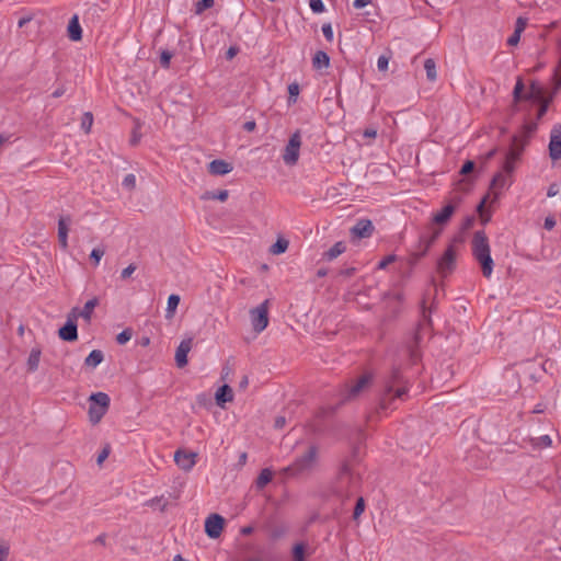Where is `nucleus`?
<instances>
[{
  "mask_svg": "<svg viewBox=\"0 0 561 561\" xmlns=\"http://www.w3.org/2000/svg\"><path fill=\"white\" fill-rule=\"evenodd\" d=\"M523 149V139L515 137L513 140V146L506 156L503 169L494 175L490 183L488 193L484 195L477 207L478 213L483 221H488L490 218V215L485 213L486 206L494 204L502 192L512 184V172L515 169V163L519 159Z\"/></svg>",
  "mask_w": 561,
  "mask_h": 561,
  "instance_id": "f257e3e1",
  "label": "nucleus"
},
{
  "mask_svg": "<svg viewBox=\"0 0 561 561\" xmlns=\"http://www.w3.org/2000/svg\"><path fill=\"white\" fill-rule=\"evenodd\" d=\"M472 256L480 265L482 275L490 278L493 273L494 261L488 237L483 231H476L471 241Z\"/></svg>",
  "mask_w": 561,
  "mask_h": 561,
  "instance_id": "f03ea898",
  "label": "nucleus"
},
{
  "mask_svg": "<svg viewBox=\"0 0 561 561\" xmlns=\"http://www.w3.org/2000/svg\"><path fill=\"white\" fill-rule=\"evenodd\" d=\"M360 480L359 466L345 462L342 465L334 482V492L341 496H348L358 488Z\"/></svg>",
  "mask_w": 561,
  "mask_h": 561,
  "instance_id": "7ed1b4c3",
  "label": "nucleus"
},
{
  "mask_svg": "<svg viewBox=\"0 0 561 561\" xmlns=\"http://www.w3.org/2000/svg\"><path fill=\"white\" fill-rule=\"evenodd\" d=\"M460 248L461 240L457 238L453 239L447 245L444 253L437 260L436 268L437 273L442 277H446L455 271L457 257L460 254Z\"/></svg>",
  "mask_w": 561,
  "mask_h": 561,
  "instance_id": "20e7f679",
  "label": "nucleus"
},
{
  "mask_svg": "<svg viewBox=\"0 0 561 561\" xmlns=\"http://www.w3.org/2000/svg\"><path fill=\"white\" fill-rule=\"evenodd\" d=\"M552 95L537 82L528 83V113L534 105H537V119H541L548 111Z\"/></svg>",
  "mask_w": 561,
  "mask_h": 561,
  "instance_id": "39448f33",
  "label": "nucleus"
},
{
  "mask_svg": "<svg viewBox=\"0 0 561 561\" xmlns=\"http://www.w3.org/2000/svg\"><path fill=\"white\" fill-rule=\"evenodd\" d=\"M110 405V397L104 392H96L90 397L89 419L96 424L106 413Z\"/></svg>",
  "mask_w": 561,
  "mask_h": 561,
  "instance_id": "423d86ee",
  "label": "nucleus"
},
{
  "mask_svg": "<svg viewBox=\"0 0 561 561\" xmlns=\"http://www.w3.org/2000/svg\"><path fill=\"white\" fill-rule=\"evenodd\" d=\"M408 391L407 382L399 371H394L386 385V392L381 399L382 405L392 397L401 399Z\"/></svg>",
  "mask_w": 561,
  "mask_h": 561,
  "instance_id": "0eeeda50",
  "label": "nucleus"
},
{
  "mask_svg": "<svg viewBox=\"0 0 561 561\" xmlns=\"http://www.w3.org/2000/svg\"><path fill=\"white\" fill-rule=\"evenodd\" d=\"M316 460L317 449L316 447L310 446L304 455L294 461V463L288 468V471H291L295 474L309 471L314 466Z\"/></svg>",
  "mask_w": 561,
  "mask_h": 561,
  "instance_id": "6e6552de",
  "label": "nucleus"
},
{
  "mask_svg": "<svg viewBox=\"0 0 561 561\" xmlns=\"http://www.w3.org/2000/svg\"><path fill=\"white\" fill-rule=\"evenodd\" d=\"M253 330L261 333L268 325V300L250 311Z\"/></svg>",
  "mask_w": 561,
  "mask_h": 561,
  "instance_id": "1a4fd4ad",
  "label": "nucleus"
},
{
  "mask_svg": "<svg viewBox=\"0 0 561 561\" xmlns=\"http://www.w3.org/2000/svg\"><path fill=\"white\" fill-rule=\"evenodd\" d=\"M78 308H73L67 316V321L64 327L59 329V337L67 342H72L78 339L77 330Z\"/></svg>",
  "mask_w": 561,
  "mask_h": 561,
  "instance_id": "9d476101",
  "label": "nucleus"
},
{
  "mask_svg": "<svg viewBox=\"0 0 561 561\" xmlns=\"http://www.w3.org/2000/svg\"><path fill=\"white\" fill-rule=\"evenodd\" d=\"M300 146L301 137L299 131H296L291 135L283 154L286 164L294 165L298 161Z\"/></svg>",
  "mask_w": 561,
  "mask_h": 561,
  "instance_id": "9b49d317",
  "label": "nucleus"
},
{
  "mask_svg": "<svg viewBox=\"0 0 561 561\" xmlns=\"http://www.w3.org/2000/svg\"><path fill=\"white\" fill-rule=\"evenodd\" d=\"M536 436H528V445L530 446V450H528V456H540V451L542 449L549 448L552 446V438L549 434H539Z\"/></svg>",
  "mask_w": 561,
  "mask_h": 561,
  "instance_id": "f8f14e48",
  "label": "nucleus"
},
{
  "mask_svg": "<svg viewBox=\"0 0 561 561\" xmlns=\"http://www.w3.org/2000/svg\"><path fill=\"white\" fill-rule=\"evenodd\" d=\"M197 453L179 449L174 454L176 466L183 471H191L197 462Z\"/></svg>",
  "mask_w": 561,
  "mask_h": 561,
  "instance_id": "ddd939ff",
  "label": "nucleus"
},
{
  "mask_svg": "<svg viewBox=\"0 0 561 561\" xmlns=\"http://www.w3.org/2000/svg\"><path fill=\"white\" fill-rule=\"evenodd\" d=\"M440 232H442V229H435L433 231L432 236H430V237L422 236L420 238V248H421V250L420 251H415V252H413L411 254V256H410V263L411 264L416 263L422 256H424L428 252V250L431 249L433 243L439 237Z\"/></svg>",
  "mask_w": 561,
  "mask_h": 561,
  "instance_id": "4468645a",
  "label": "nucleus"
},
{
  "mask_svg": "<svg viewBox=\"0 0 561 561\" xmlns=\"http://www.w3.org/2000/svg\"><path fill=\"white\" fill-rule=\"evenodd\" d=\"M370 381V375H364L359 377L356 381L346 387L345 399L352 400L357 398L362 392H364L369 387Z\"/></svg>",
  "mask_w": 561,
  "mask_h": 561,
  "instance_id": "2eb2a0df",
  "label": "nucleus"
},
{
  "mask_svg": "<svg viewBox=\"0 0 561 561\" xmlns=\"http://www.w3.org/2000/svg\"><path fill=\"white\" fill-rule=\"evenodd\" d=\"M225 520L218 514H211L205 520V533L210 538H218L224 529Z\"/></svg>",
  "mask_w": 561,
  "mask_h": 561,
  "instance_id": "dca6fc26",
  "label": "nucleus"
},
{
  "mask_svg": "<svg viewBox=\"0 0 561 561\" xmlns=\"http://www.w3.org/2000/svg\"><path fill=\"white\" fill-rule=\"evenodd\" d=\"M549 154L552 160L561 159V125L553 126L549 142Z\"/></svg>",
  "mask_w": 561,
  "mask_h": 561,
  "instance_id": "f3484780",
  "label": "nucleus"
},
{
  "mask_svg": "<svg viewBox=\"0 0 561 561\" xmlns=\"http://www.w3.org/2000/svg\"><path fill=\"white\" fill-rule=\"evenodd\" d=\"M192 348V339L183 340L175 351V362L179 367H184L187 364V354Z\"/></svg>",
  "mask_w": 561,
  "mask_h": 561,
  "instance_id": "a211bd4d",
  "label": "nucleus"
},
{
  "mask_svg": "<svg viewBox=\"0 0 561 561\" xmlns=\"http://www.w3.org/2000/svg\"><path fill=\"white\" fill-rule=\"evenodd\" d=\"M70 222V217H60L58 220V241L60 248L64 250L68 248V230Z\"/></svg>",
  "mask_w": 561,
  "mask_h": 561,
  "instance_id": "6ab92c4d",
  "label": "nucleus"
},
{
  "mask_svg": "<svg viewBox=\"0 0 561 561\" xmlns=\"http://www.w3.org/2000/svg\"><path fill=\"white\" fill-rule=\"evenodd\" d=\"M352 233L358 238L370 237L374 231L373 222L368 219H360L352 228Z\"/></svg>",
  "mask_w": 561,
  "mask_h": 561,
  "instance_id": "aec40b11",
  "label": "nucleus"
},
{
  "mask_svg": "<svg viewBox=\"0 0 561 561\" xmlns=\"http://www.w3.org/2000/svg\"><path fill=\"white\" fill-rule=\"evenodd\" d=\"M215 400L218 407L225 408L226 403L233 401V391L228 385L219 387L215 393Z\"/></svg>",
  "mask_w": 561,
  "mask_h": 561,
  "instance_id": "412c9836",
  "label": "nucleus"
},
{
  "mask_svg": "<svg viewBox=\"0 0 561 561\" xmlns=\"http://www.w3.org/2000/svg\"><path fill=\"white\" fill-rule=\"evenodd\" d=\"M232 165L225 160H213L208 164V171L214 175H225L232 171Z\"/></svg>",
  "mask_w": 561,
  "mask_h": 561,
  "instance_id": "4be33fe9",
  "label": "nucleus"
},
{
  "mask_svg": "<svg viewBox=\"0 0 561 561\" xmlns=\"http://www.w3.org/2000/svg\"><path fill=\"white\" fill-rule=\"evenodd\" d=\"M68 36L71 41L78 42L82 38V28L78 15H73L68 24Z\"/></svg>",
  "mask_w": 561,
  "mask_h": 561,
  "instance_id": "5701e85b",
  "label": "nucleus"
},
{
  "mask_svg": "<svg viewBox=\"0 0 561 561\" xmlns=\"http://www.w3.org/2000/svg\"><path fill=\"white\" fill-rule=\"evenodd\" d=\"M455 211V207L453 205H446L440 211L436 213L433 216V221L436 225H445L448 222L450 217Z\"/></svg>",
  "mask_w": 561,
  "mask_h": 561,
  "instance_id": "b1692460",
  "label": "nucleus"
},
{
  "mask_svg": "<svg viewBox=\"0 0 561 561\" xmlns=\"http://www.w3.org/2000/svg\"><path fill=\"white\" fill-rule=\"evenodd\" d=\"M99 305V299L96 297H93L92 299L88 300L83 307L82 310L78 309V318H83L87 322H90L94 308Z\"/></svg>",
  "mask_w": 561,
  "mask_h": 561,
  "instance_id": "393cba45",
  "label": "nucleus"
},
{
  "mask_svg": "<svg viewBox=\"0 0 561 561\" xmlns=\"http://www.w3.org/2000/svg\"><path fill=\"white\" fill-rule=\"evenodd\" d=\"M104 359V355L100 350H93L84 359V365L91 369L99 366Z\"/></svg>",
  "mask_w": 561,
  "mask_h": 561,
  "instance_id": "a878e982",
  "label": "nucleus"
},
{
  "mask_svg": "<svg viewBox=\"0 0 561 561\" xmlns=\"http://www.w3.org/2000/svg\"><path fill=\"white\" fill-rule=\"evenodd\" d=\"M346 244L342 241L336 242L332 248L324 252L323 257L328 261H332L344 253Z\"/></svg>",
  "mask_w": 561,
  "mask_h": 561,
  "instance_id": "bb28decb",
  "label": "nucleus"
},
{
  "mask_svg": "<svg viewBox=\"0 0 561 561\" xmlns=\"http://www.w3.org/2000/svg\"><path fill=\"white\" fill-rule=\"evenodd\" d=\"M525 25H526V23H525L524 18L519 16L516 22L515 32L507 38V44L510 46H515L518 44V42L520 39V34L524 31Z\"/></svg>",
  "mask_w": 561,
  "mask_h": 561,
  "instance_id": "cd10ccee",
  "label": "nucleus"
},
{
  "mask_svg": "<svg viewBox=\"0 0 561 561\" xmlns=\"http://www.w3.org/2000/svg\"><path fill=\"white\" fill-rule=\"evenodd\" d=\"M41 354H42V351L39 347H33L31 350L28 358H27V369L30 371H35L38 368L39 360H41Z\"/></svg>",
  "mask_w": 561,
  "mask_h": 561,
  "instance_id": "c85d7f7f",
  "label": "nucleus"
},
{
  "mask_svg": "<svg viewBox=\"0 0 561 561\" xmlns=\"http://www.w3.org/2000/svg\"><path fill=\"white\" fill-rule=\"evenodd\" d=\"M312 65L316 69L328 68L330 65V58L327 53L319 50L314 54Z\"/></svg>",
  "mask_w": 561,
  "mask_h": 561,
  "instance_id": "c756f323",
  "label": "nucleus"
},
{
  "mask_svg": "<svg viewBox=\"0 0 561 561\" xmlns=\"http://www.w3.org/2000/svg\"><path fill=\"white\" fill-rule=\"evenodd\" d=\"M179 304H180L179 295L172 294L169 296L168 302H167V309H165V318L167 319H172L174 317Z\"/></svg>",
  "mask_w": 561,
  "mask_h": 561,
  "instance_id": "7c9ffc66",
  "label": "nucleus"
},
{
  "mask_svg": "<svg viewBox=\"0 0 561 561\" xmlns=\"http://www.w3.org/2000/svg\"><path fill=\"white\" fill-rule=\"evenodd\" d=\"M424 69L426 71L427 79L430 81H435L437 78L436 64L432 58H428L424 61Z\"/></svg>",
  "mask_w": 561,
  "mask_h": 561,
  "instance_id": "2f4dec72",
  "label": "nucleus"
},
{
  "mask_svg": "<svg viewBox=\"0 0 561 561\" xmlns=\"http://www.w3.org/2000/svg\"><path fill=\"white\" fill-rule=\"evenodd\" d=\"M273 472L270 469H263L256 479V486L263 489L267 483L271 482Z\"/></svg>",
  "mask_w": 561,
  "mask_h": 561,
  "instance_id": "473e14b6",
  "label": "nucleus"
},
{
  "mask_svg": "<svg viewBox=\"0 0 561 561\" xmlns=\"http://www.w3.org/2000/svg\"><path fill=\"white\" fill-rule=\"evenodd\" d=\"M288 241L285 239H278L271 248L273 254H282L288 249Z\"/></svg>",
  "mask_w": 561,
  "mask_h": 561,
  "instance_id": "72a5a7b5",
  "label": "nucleus"
},
{
  "mask_svg": "<svg viewBox=\"0 0 561 561\" xmlns=\"http://www.w3.org/2000/svg\"><path fill=\"white\" fill-rule=\"evenodd\" d=\"M92 124L93 115L90 112L84 113L81 119V128L84 130V133H90Z\"/></svg>",
  "mask_w": 561,
  "mask_h": 561,
  "instance_id": "f704fd0d",
  "label": "nucleus"
},
{
  "mask_svg": "<svg viewBox=\"0 0 561 561\" xmlns=\"http://www.w3.org/2000/svg\"><path fill=\"white\" fill-rule=\"evenodd\" d=\"M214 5V0H201L195 5V13L201 14L206 9H209Z\"/></svg>",
  "mask_w": 561,
  "mask_h": 561,
  "instance_id": "c9c22d12",
  "label": "nucleus"
},
{
  "mask_svg": "<svg viewBox=\"0 0 561 561\" xmlns=\"http://www.w3.org/2000/svg\"><path fill=\"white\" fill-rule=\"evenodd\" d=\"M204 198H213V199H218L220 202H225L227 201L228 198V191L226 190H222V191H219L217 193H206L204 195Z\"/></svg>",
  "mask_w": 561,
  "mask_h": 561,
  "instance_id": "e433bc0d",
  "label": "nucleus"
},
{
  "mask_svg": "<svg viewBox=\"0 0 561 561\" xmlns=\"http://www.w3.org/2000/svg\"><path fill=\"white\" fill-rule=\"evenodd\" d=\"M10 545L4 540H0V561H8Z\"/></svg>",
  "mask_w": 561,
  "mask_h": 561,
  "instance_id": "4c0bfd02",
  "label": "nucleus"
},
{
  "mask_svg": "<svg viewBox=\"0 0 561 561\" xmlns=\"http://www.w3.org/2000/svg\"><path fill=\"white\" fill-rule=\"evenodd\" d=\"M122 185H123L125 188L129 190V191L134 190V188H135V186H136V176H135L134 174H131V173H130V174H127V175L124 178V180H123V182H122Z\"/></svg>",
  "mask_w": 561,
  "mask_h": 561,
  "instance_id": "58836bf2",
  "label": "nucleus"
},
{
  "mask_svg": "<svg viewBox=\"0 0 561 561\" xmlns=\"http://www.w3.org/2000/svg\"><path fill=\"white\" fill-rule=\"evenodd\" d=\"M131 339V331L124 330L116 336V341L118 344L124 345Z\"/></svg>",
  "mask_w": 561,
  "mask_h": 561,
  "instance_id": "ea45409f",
  "label": "nucleus"
},
{
  "mask_svg": "<svg viewBox=\"0 0 561 561\" xmlns=\"http://www.w3.org/2000/svg\"><path fill=\"white\" fill-rule=\"evenodd\" d=\"M309 5L314 13H322L325 9L322 0H310Z\"/></svg>",
  "mask_w": 561,
  "mask_h": 561,
  "instance_id": "a19ab883",
  "label": "nucleus"
},
{
  "mask_svg": "<svg viewBox=\"0 0 561 561\" xmlns=\"http://www.w3.org/2000/svg\"><path fill=\"white\" fill-rule=\"evenodd\" d=\"M295 561L305 560V547L302 545H296L293 551Z\"/></svg>",
  "mask_w": 561,
  "mask_h": 561,
  "instance_id": "79ce46f5",
  "label": "nucleus"
},
{
  "mask_svg": "<svg viewBox=\"0 0 561 561\" xmlns=\"http://www.w3.org/2000/svg\"><path fill=\"white\" fill-rule=\"evenodd\" d=\"M397 261V255L394 254H389L387 255L386 257H383L379 263H378V268L379 270H385L389 264L393 263Z\"/></svg>",
  "mask_w": 561,
  "mask_h": 561,
  "instance_id": "37998d69",
  "label": "nucleus"
},
{
  "mask_svg": "<svg viewBox=\"0 0 561 561\" xmlns=\"http://www.w3.org/2000/svg\"><path fill=\"white\" fill-rule=\"evenodd\" d=\"M523 90H524V82L522 78L517 79L515 89H514V98L515 100H522L523 99Z\"/></svg>",
  "mask_w": 561,
  "mask_h": 561,
  "instance_id": "c03bdc74",
  "label": "nucleus"
},
{
  "mask_svg": "<svg viewBox=\"0 0 561 561\" xmlns=\"http://www.w3.org/2000/svg\"><path fill=\"white\" fill-rule=\"evenodd\" d=\"M364 511H365V503H364L363 497H359L357 500V503L354 508V515H353L354 519H357L363 514Z\"/></svg>",
  "mask_w": 561,
  "mask_h": 561,
  "instance_id": "a18cd8bd",
  "label": "nucleus"
},
{
  "mask_svg": "<svg viewBox=\"0 0 561 561\" xmlns=\"http://www.w3.org/2000/svg\"><path fill=\"white\" fill-rule=\"evenodd\" d=\"M103 255H104V250L95 248L91 251L90 257L94 261L95 265H99Z\"/></svg>",
  "mask_w": 561,
  "mask_h": 561,
  "instance_id": "49530a36",
  "label": "nucleus"
},
{
  "mask_svg": "<svg viewBox=\"0 0 561 561\" xmlns=\"http://www.w3.org/2000/svg\"><path fill=\"white\" fill-rule=\"evenodd\" d=\"M172 58V54L168 50H164L161 53L160 56V64L162 67L168 68L170 66V61Z\"/></svg>",
  "mask_w": 561,
  "mask_h": 561,
  "instance_id": "de8ad7c7",
  "label": "nucleus"
},
{
  "mask_svg": "<svg viewBox=\"0 0 561 561\" xmlns=\"http://www.w3.org/2000/svg\"><path fill=\"white\" fill-rule=\"evenodd\" d=\"M321 30H322L323 36L329 42H332L333 41V28H332L331 24L330 23L323 24Z\"/></svg>",
  "mask_w": 561,
  "mask_h": 561,
  "instance_id": "09e8293b",
  "label": "nucleus"
},
{
  "mask_svg": "<svg viewBox=\"0 0 561 561\" xmlns=\"http://www.w3.org/2000/svg\"><path fill=\"white\" fill-rule=\"evenodd\" d=\"M136 265L135 264H129L127 267H125L122 273H121V277L126 279L128 277H130V275L136 271Z\"/></svg>",
  "mask_w": 561,
  "mask_h": 561,
  "instance_id": "8fccbe9b",
  "label": "nucleus"
},
{
  "mask_svg": "<svg viewBox=\"0 0 561 561\" xmlns=\"http://www.w3.org/2000/svg\"><path fill=\"white\" fill-rule=\"evenodd\" d=\"M388 58L385 56H380L377 60V67L379 70L385 71L388 69Z\"/></svg>",
  "mask_w": 561,
  "mask_h": 561,
  "instance_id": "3c124183",
  "label": "nucleus"
},
{
  "mask_svg": "<svg viewBox=\"0 0 561 561\" xmlns=\"http://www.w3.org/2000/svg\"><path fill=\"white\" fill-rule=\"evenodd\" d=\"M473 169H474V163H473L472 161H467V162L462 165L460 173H461V174H468V173H470Z\"/></svg>",
  "mask_w": 561,
  "mask_h": 561,
  "instance_id": "603ef678",
  "label": "nucleus"
},
{
  "mask_svg": "<svg viewBox=\"0 0 561 561\" xmlns=\"http://www.w3.org/2000/svg\"><path fill=\"white\" fill-rule=\"evenodd\" d=\"M108 455H110V449L106 447L98 456V459H96L98 465H102L103 461L108 457Z\"/></svg>",
  "mask_w": 561,
  "mask_h": 561,
  "instance_id": "864d4df0",
  "label": "nucleus"
},
{
  "mask_svg": "<svg viewBox=\"0 0 561 561\" xmlns=\"http://www.w3.org/2000/svg\"><path fill=\"white\" fill-rule=\"evenodd\" d=\"M545 228L547 230H551L554 226H556V220L552 216H548L546 219H545Z\"/></svg>",
  "mask_w": 561,
  "mask_h": 561,
  "instance_id": "5fc2aeb1",
  "label": "nucleus"
},
{
  "mask_svg": "<svg viewBox=\"0 0 561 561\" xmlns=\"http://www.w3.org/2000/svg\"><path fill=\"white\" fill-rule=\"evenodd\" d=\"M288 92L290 96H297L299 94V85L297 83H291L288 87Z\"/></svg>",
  "mask_w": 561,
  "mask_h": 561,
  "instance_id": "6e6d98bb",
  "label": "nucleus"
},
{
  "mask_svg": "<svg viewBox=\"0 0 561 561\" xmlns=\"http://www.w3.org/2000/svg\"><path fill=\"white\" fill-rule=\"evenodd\" d=\"M371 3V0H355L353 5L356 9H362Z\"/></svg>",
  "mask_w": 561,
  "mask_h": 561,
  "instance_id": "4d7b16f0",
  "label": "nucleus"
},
{
  "mask_svg": "<svg viewBox=\"0 0 561 561\" xmlns=\"http://www.w3.org/2000/svg\"><path fill=\"white\" fill-rule=\"evenodd\" d=\"M377 136V130L375 128H367L364 130V137L366 138H376Z\"/></svg>",
  "mask_w": 561,
  "mask_h": 561,
  "instance_id": "13d9d810",
  "label": "nucleus"
},
{
  "mask_svg": "<svg viewBox=\"0 0 561 561\" xmlns=\"http://www.w3.org/2000/svg\"><path fill=\"white\" fill-rule=\"evenodd\" d=\"M248 385H249V378H248V376H243L239 382V388L244 390L248 387Z\"/></svg>",
  "mask_w": 561,
  "mask_h": 561,
  "instance_id": "bf43d9fd",
  "label": "nucleus"
},
{
  "mask_svg": "<svg viewBox=\"0 0 561 561\" xmlns=\"http://www.w3.org/2000/svg\"><path fill=\"white\" fill-rule=\"evenodd\" d=\"M543 411H545V405L539 403L535 407V409L531 412L535 414H539V413H543Z\"/></svg>",
  "mask_w": 561,
  "mask_h": 561,
  "instance_id": "052dcab7",
  "label": "nucleus"
},
{
  "mask_svg": "<svg viewBox=\"0 0 561 561\" xmlns=\"http://www.w3.org/2000/svg\"><path fill=\"white\" fill-rule=\"evenodd\" d=\"M31 21V18L30 16H24L22 19H20L18 25L19 27H23L26 23H28Z\"/></svg>",
  "mask_w": 561,
  "mask_h": 561,
  "instance_id": "680f3d73",
  "label": "nucleus"
},
{
  "mask_svg": "<svg viewBox=\"0 0 561 561\" xmlns=\"http://www.w3.org/2000/svg\"><path fill=\"white\" fill-rule=\"evenodd\" d=\"M64 93H65V89H64V88H58V89H56V90L53 92V96H54V98H59V96H61Z\"/></svg>",
  "mask_w": 561,
  "mask_h": 561,
  "instance_id": "e2e57ef3",
  "label": "nucleus"
},
{
  "mask_svg": "<svg viewBox=\"0 0 561 561\" xmlns=\"http://www.w3.org/2000/svg\"><path fill=\"white\" fill-rule=\"evenodd\" d=\"M244 127H245L247 130L252 131L255 128V123L254 122H248V123H245Z\"/></svg>",
  "mask_w": 561,
  "mask_h": 561,
  "instance_id": "0e129e2a",
  "label": "nucleus"
},
{
  "mask_svg": "<svg viewBox=\"0 0 561 561\" xmlns=\"http://www.w3.org/2000/svg\"><path fill=\"white\" fill-rule=\"evenodd\" d=\"M284 424H285V419H284V417H278V419L276 420V422H275V425H276L277 427H282V426H284Z\"/></svg>",
  "mask_w": 561,
  "mask_h": 561,
  "instance_id": "69168bd1",
  "label": "nucleus"
},
{
  "mask_svg": "<svg viewBox=\"0 0 561 561\" xmlns=\"http://www.w3.org/2000/svg\"><path fill=\"white\" fill-rule=\"evenodd\" d=\"M536 129V124H533V123H529L528 122V127H527V130H528V135L534 131Z\"/></svg>",
  "mask_w": 561,
  "mask_h": 561,
  "instance_id": "338daca9",
  "label": "nucleus"
},
{
  "mask_svg": "<svg viewBox=\"0 0 561 561\" xmlns=\"http://www.w3.org/2000/svg\"><path fill=\"white\" fill-rule=\"evenodd\" d=\"M8 139H9L8 137L0 135V149L8 141Z\"/></svg>",
  "mask_w": 561,
  "mask_h": 561,
  "instance_id": "774afa93",
  "label": "nucleus"
}]
</instances>
